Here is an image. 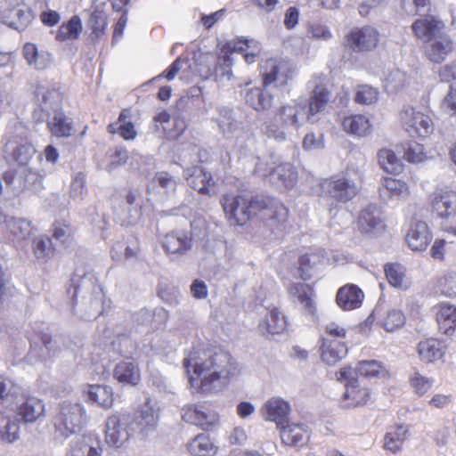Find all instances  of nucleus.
Instances as JSON below:
<instances>
[{"label": "nucleus", "instance_id": "f257e3e1", "mask_svg": "<svg viewBox=\"0 0 456 456\" xmlns=\"http://www.w3.org/2000/svg\"><path fill=\"white\" fill-rule=\"evenodd\" d=\"M191 387L198 393L211 394L224 388L237 373L230 354L201 346L193 347L183 359Z\"/></svg>", "mask_w": 456, "mask_h": 456}, {"label": "nucleus", "instance_id": "f03ea898", "mask_svg": "<svg viewBox=\"0 0 456 456\" xmlns=\"http://www.w3.org/2000/svg\"><path fill=\"white\" fill-rule=\"evenodd\" d=\"M221 205L229 223L242 226L253 216L263 220L272 229H280L288 220L289 210L279 200L264 196L247 198L242 195L226 194Z\"/></svg>", "mask_w": 456, "mask_h": 456}, {"label": "nucleus", "instance_id": "7ed1b4c3", "mask_svg": "<svg viewBox=\"0 0 456 456\" xmlns=\"http://www.w3.org/2000/svg\"><path fill=\"white\" fill-rule=\"evenodd\" d=\"M305 115V105L292 101L277 108L273 118L261 126L262 134L268 139L282 142L291 140L302 127Z\"/></svg>", "mask_w": 456, "mask_h": 456}, {"label": "nucleus", "instance_id": "20e7f679", "mask_svg": "<svg viewBox=\"0 0 456 456\" xmlns=\"http://www.w3.org/2000/svg\"><path fill=\"white\" fill-rule=\"evenodd\" d=\"M86 421V411L78 402L63 401L54 418L55 433L66 438L79 431Z\"/></svg>", "mask_w": 456, "mask_h": 456}, {"label": "nucleus", "instance_id": "39448f33", "mask_svg": "<svg viewBox=\"0 0 456 456\" xmlns=\"http://www.w3.org/2000/svg\"><path fill=\"white\" fill-rule=\"evenodd\" d=\"M362 183L361 172H359V183H356L349 175H334L321 183V192L338 202L346 203L359 193Z\"/></svg>", "mask_w": 456, "mask_h": 456}, {"label": "nucleus", "instance_id": "423d86ee", "mask_svg": "<svg viewBox=\"0 0 456 456\" xmlns=\"http://www.w3.org/2000/svg\"><path fill=\"white\" fill-rule=\"evenodd\" d=\"M35 94L39 110L34 111L33 117L38 122L62 109L63 94L59 84L41 83L37 85Z\"/></svg>", "mask_w": 456, "mask_h": 456}, {"label": "nucleus", "instance_id": "0eeeda50", "mask_svg": "<svg viewBox=\"0 0 456 456\" xmlns=\"http://www.w3.org/2000/svg\"><path fill=\"white\" fill-rule=\"evenodd\" d=\"M403 128L412 137L427 138L435 131L432 118L410 105H404L399 113Z\"/></svg>", "mask_w": 456, "mask_h": 456}, {"label": "nucleus", "instance_id": "6e6552de", "mask_svg": "<svg viewBox=\"0 0 456 456\" xmlns=\"http://www.w3.org/2000/svg\"><path fill=\"white\" fill-rule=\"evenodd\" d=\"M379 32L372 26L353 28L346 36L347 45L356 53L374 50L379 42Z\"/></svg>", "mask_w": 456, "mask_h": 456}, {"label": "nucleus", "instance_id": "1a4fd4ad", "mask_svg": "<svg viewBox=\"0 0 456 456\" xmlns=\"http://www.w3.org/2000/svg\"><path fill=\"white\" fill-rule=\"evenodd\" d=\"M183 419L203 430H209L219 422V414L204 404L190 403L182 409Z\"/></svg>", "mask_w": 456, "mask_h": 456}, {"label": "nucleus", "instance_id": "9d476101", "mask_svg": "<svg viewBox=\"0 0 456 456\" xmlns=\"http://www.w3.org/2000/svg\"><path fill=\"white\" fill-rule=\"evenodd\" d=\"M105 442L114 448L122 447L131 436L127 419L119 414H112L105 422Z\"/></svg>", "mask_w": 456, "mask_h": 456}, {"label": "nucleus", "instance_id": "9b49d317", "mask_svg": "<svg viewBox=\"0 0 456 456\" xmlns=\"http://www.w3.org/2000/svg\"><path fill=\"white\" fill-rule=\"evenodd\" d=\"M411 29L417 39L426 43L446 31V25L439 17L426 14L412 23Z\"/></svg>", "mask_w": 456, "mask_h": 456}, {"label": "nucleus", "instance_id": "f8f14e48", "mask_svg": "<svg viewBox=\"0 0 456 456\" xmlns=\"http://www.w3.org/2000/svg\"><path fill=\"white\" fill-rule=\"evenodd\" d=\"M192 245V234L185 230H175L167 232L161 241V246L168 256H183L191 249Z\"/></svg>", "mask_w": 456, "mask_h": 456}, {"label": "nucleus", "instance_id": "ddd939ff", "mask_svg": "<svg viewBox=\"0 0 456 456\" xmlns=\"http://www.w3.org/2000/svg\"><path fill=\"white\" fill-rule=\"evenodd\" d=\"M292 68L289 62L279 61L274 59L268 60L265 63V71L263 74V86H284L292 77Z\"/></svg>", "mask_w": 456, "mask_h": 456}, {"label": "nucleus", "instance_id": "4468645a", "mask_svg": "<svg viewBox=\"0 0 456 456\" xmlns=\"http://www.w3.org/2000/svg\"><path fill=\"white\" fill-rule=\"evenodd\" d=\"M102 442L98 436L86 434L72 439L66 456H102Z\"/></svg>", "mask_w": 456, "mask_h": 456}, {"label": "nucleus", "instance_id": "2eb2a0df", "mask_svg": "<svg viewBox=\"0 0 456 456\" xmlns=\"http://www.w3.org/2000/svg\"><path fill=\"white\" fill-rule=\"evenodd\" d=\"M432 210L442 219H449L456 215V190L444 188L431 195Z\"/></svg>", "mask_w": 456, "mask_h": 456}, {"label": "nucleus", "instance_id": "dca6fc26", "mask_svg": "<svg viewBox=\"0 0 456 456\" xmlns=\"http://www.w3.org/2000/svg\"><path fill=\"white\" fill-rule=\"evenodd\" d=\"M257 328L263 336L282 334L287 330V317L276 306L265 307Z\"/></svg>", "mask_w": 456, "mask_h": 456}, {"label": "nucleus", "instance_id": "f3484780", "mask_svg": "<svg viewBox=\"0 0 456 456\" xmlns=\"http://www.w3.org/2000/svg\"><path fill=\"white\" fill-rule=\"evenodd\" d=\"M452 37L444 31L441 35L427 41L424 46L425 56L434 63H442L453 51Z\"/></svg>", "mask_w": 456, "mask_h": 456}, {"label": "nucleus", "instance_id": "a211bd4d", "mask_svg": "<svg viewBox=\"0 0 456 456\" xmlns=\"http://www.w3.org/2000/svg\"><path fill=\"white\" fill-rule=\"evenodd\" d=\"M7 159H12L20 167H25L36 153L35 147L25 138L10 139L4 146Z\"/></svg>", "mask_w": 456, "mask_h": 456}, {"label": "nucleus", "instance_id": "6ab92c4d", "mask_svg": "<svg viewBox=\"0 0 456 456\" xmlns=\"http://www.w3.org/2000/svg\"><path fill=\"white\" fill-rule=\"evenodd\" d=\"M331 97V93L321 83H316L311 92L308 101V110L305 118L310 123H315L319 120L318 114L323 112Z\"/></svg>", "mask_w": 456, "mask_h": 456}, {"label": "nucleus", "instance_id": "aec40b11", "mask_svg": "<svg viewBox=\"0 0 456 456\" xmlns=\"http://www.w3.org/2000/svg\"><path fill=\"white\" fill-rule=\"evenodd\" d=\"M1 19L4 23L18 30L25 29L32 21L31 10L23 3L3 10Z\"/></svg>", "mask_w": 456, "mask_h": 456}, {"label": "nucleus", "instance_id": "412c9836", "mask_svg": "<svg viewBox=\"0 0 456 456\" xmlns=\"http://www.w3.org/2000/svg\"><path fill=\"white\" fill-rule=\"evenodd\" d=\"M357 226L359 231L366 235H375L384 229L381 213L375 205H369L359 215Z\"/></svg>", "mask_w": 456, "mask_h": 456}, {"label": "nucleus", "instance_id": "4be33fe9", "mask_svg": "<svg viewBox=\"0 0 456 456\" xmlns=\"http://www.w3.org/2000/svg\"><path fill=\"white\" fill-rule=\"evenodd\" d=\"M45 406L42 400L28 396L17 404L15 414L18 420L23 423H33L44 417Z\"/></svg>", "mask_w": 456, "mask_h": 456}, {"label": "nucleus", "instance_id": "5701e85b", "mask_svg": "<svg viewBox=\"0 0 456 456\" xmlns=\"http://www.w3.org/2000/svg\"><path fill=\"white\" fill-rule=\"evenodd\" d=\"M370 398V389L361 386L357 379H352L346 384L341 403L345 408L358 407L366 404Z\"/></svg>", "mask_w": 456, "mask_h": 456}, {"label": "nucleus", "instance_id": "b1692460", "mask_svg": "<svg viewBox=\"0 0 456 456\" xmlns=\"http://www.w3.org/2000/svg\"><path fill=\"white\" fill-rule=\"evenodd\" d=\"M432 232L425 222L413 223L407 232L406 242L413 251H424L432 240Z\"/></svg>", "mask_w": 456, "mask_h": 456}, {"label": "nucleus", "instance_id": "393cba45", "mask_svg": "<svg viewBox=\"0 0 456 456\" xmlns=\"http://www.w3.org/2000/svg\"><path fill=\"white\" fill-rule=\"evenodd\" d=\"M270 182L278 188L291 189L297 183L298 174L290 163H282L272 168L267 175Z\"/></svg>", "mask_w": 456, "mask_h": 456}, {"label": "nucleus", "instance_id": "a878e982", "mask_svg": "<svg viewBox=\"0 0 456 456\" xmlns=\"http://www.w3.org/2000/svg\"><path fill=\"white\" fill-rule=\"evenodd\" d=\"M281 438L286 445L302 447L310 439V430L305 424L290 423L281 427Z\"/></svg>", "mask_w": 456, "mask_h": 456}, {"label": "nucleus", "instance_id": "bb28decb", "mask_svg": "<svg viewBox=\"0 0 456 456\" xmlns=\"http://www.w3.org/2000/svg\"><path fill=\"white\" fill-rule=\"evenodd\" d=\"M289 293L292 300L297 302L305 314L312 315L315 314L314 293L308 284L303 282L293 283L289 289Z\"/></svg>", "mask_w": 456, "mask_h": 456}, {"label": "nucleus", "instance_id": "cd10ccee", "mask_svg": "<svg viewBox=\"0 0 456 456\" xmlns=\"http://www.w3.org/2000/svg\"><path fill=\"white\" fill-rule=\"evenodd\" d=\"M159 420V409L150 400L146 401L134 416V425L141 433L155 429Z\"/></svg>", "mask_w": 456, "mask_h": 456}, {"label": "nucleus", "instance_id": "c85d7f7f", "mask_svg": "<svg viewBox=\"0 0 456 456\" xmlns=\"http://www.w3.org/2000/svg\"><path fill=\"white\" fill-rule=\"evenodd\" d=\"M363 297L364 294L358 286L346 284L338 289L336 301L340 308L348 311L360 307Z\"/></svg>", "mask_w": 456, "mask_h": 456}, {"label": "nucleus", "instance_id": "c756f323", "mask_svg": "<svg viewBox=\"0 0 456 456\" xmlns=\"http://www.w3.org/2000/svg\"><path fill=\"white\" fill-rule=\"evenodd\" d=\"M187 183L201 194H209V187L214 184L210 173L200 167H192L183 172Z\"/></svg>", "mask_w": 456, "mask_h": 456}, {"label": "nucleus", "instance_id": "7c9ffc66", "mask_svg": "<svg viewBox=\"0 0 456 456\" xmlns=\"http://www.w3.org/2000/svg\"><path fill=\"white\" fill-rule=\"evenodd\" d=\"M113 377L119 383L136 386L141 380V370L134 361L127 358L116 365Z\"/></svg>", "mask_w": 456, "mask_h": 456}, {"label": "nucleus", "instance_id": "2f4dec72", "mask_svg": "<svg viewBox=\"0 0 456 456\" xmlns=\"http://www.w3.org/2000/svg\"><path fill=\"white\" fill-rule=\"evenodd\" d=\"M445 349L442 341L433 338L420 341L417 346L420 361L426 363L441 360L445 354Z\"/></svg>", "mask_w": 456, "mask_h": 456}, {"label": "nucleus", "instance_id": "473e14b6", "mask_svg": "<svg viewBox=\"0 0 456 456\" xmlns=\"http://www.w3.org/2000/svg\"><path fill=\"white\" fill-rule=\"evenodd\" d=\"M321 352L322 361L329 365H334L346 356L348 349L343 341L322 338Z\"/></svg>", "mask_w": 456, "mask_h": 456}, {"label": "nucleus", "instance_id": "72a5a7b5", "mask_svg": "<svg viewBox=\"0 0 456 456\" xmlns=\"http://www.w3.org/2000/svg\"><path fill=\"white\" fill-rule=\"evenodd\" d=\"M265 420L274 421L278 425L289 415V403L282 398L272 397L265 403L261 409Z\"/></svg>", "mask_w": 456, "mask_h": 456}, {"label": "nucleus", "instance_id": "f704fd0d", "mask_svg": "<svg viewBox=\"0 0 456 456\" xmlns=\"http://www.w3.org/2000/svg\"><path fill=\"white\" fill-rule=\"evenodd\" d=\"M380 195L388 200H403L408 198L410 190L408 184L393 177H385L379 187Z\"/></svg>", "mask_w": 456, "mask_h": 456}, {"label": "nucleus", "instance_id": "c9c22d12", "mask_svg": "<svg viewBox=\"0 0 456 456\" xmlns=\"http://www.w3.org/2000/svg\"><path fill=\"white\" fill-rule=\"evenodd\" d=\"M22 53L28 65L37 70L45 69L52 62L51 54L46 51H39L33 43H26Z\"/></svg>", "mask_w": 456, "mask_h": 456}, {"label": "nucleus", "instance_id": "e433bc0d", "mask_svg": "<svg viewBox=\"0 0 456 456\" xmlns=\"http://www.w3.org/2000/svg\"><path fill=\"white\" fill-rule=\"evenodd\" d=\"M47 127L51 134L56 137H69L73 134L72 120L67 117L62 109L46 116Z\"/></svg>", "mask_w": 456, "mask_h": 456}, {"label": "nucleus", "instance_id": "4c0bfd02", "mask_svg": "<svg viewBox=\"0 0 456 456\" xmlns=\"http://www.w3.org/2000/svg\"><path fill=\"white\" fill-rule=\"evenodd\" d=\"M436 321L440 331L452 336L456 333V306L450 304H441L437 306Z\"/></svg>", "mask_w": 456, "mask_h": 456}, {"label": "nucleus", "instance_id": "58836bf2", "mask_svg": "<svg viewBox=\"0 0 456 456\" xmlns=\"http://www.w3.org/2000/svg\"><path fill=\"white\" fill-rule=\"evenodd\" d=\"M44 175L33 168L23 167L19 171V189L28 190L34 193L39 192L44 188Z\"/></svg>", "mask_w": 456, "mask_h": 456}, {"label": "nucleus", "instance_id": "ea45409f", "mask_svg": "<svg viewBox=\"0 0 456 456\" xmlns=\"http://www.w3.org/2000/svg\"><path fill=\"white\" fill-rule=\"evenodd\" d=\"M408 436L409 428L407 426L398 425L391 427L385 435L384 448L392 453H396L401 451Z\"/></svg>", "mask_w": 456, "mask_h": 456}, {"label": "nucleus", "instance_id": "a19ab883", "mask_svg": "<svg viewBox=\"0 0 456 456\" xmlns=\"http://www.w3.org/2000/svg\"><path fill=\"white\" fill-rule=\"evenodd\" d=\"M245 102L256 111H265L273 106V96L265 89L254 87L247 91Z\"/></svg>", "mask_w": 456, "mask_h": 456}, {"label": "nucleus", "instance_id": "79ce46f5", "mask_svg": "<svg viewBox=\"0 0 456 456\" xmlns=\"http://www.w3.org/2000/svg\"><path fill=\"white\" fill-rule=\"evenodd\" d=\"M343 129L347 134L355 136H366L370 133V120L363 115H351L344 118Z\"/></svg>", "mask_w": 456, "mask_h": 456}, {"label": "nucleus", "instance_id": "37998d69", "mask_svg": "<svg viewBox=\"0 0 456 456\" xmlns=\"http://www.w3.org/2000/svg\"><path fill=\"white\" fill-rule=\"evenodd\" d=\"M130 113V110L124 109L120 112L118 119V126L116 127V125L110 124L108 126V131L111 134L118 132L119 135L126 141L135 139L137 131L131 120Z\"/></svg>", "mask_w": 456, "mask_h": 456}, {"label": "nucleus", "instance_id": "c03bdc74", "mask_svg": "<svg viewBox=\"0 0 456 456\" xmlns=\"http://www.w3.org/2000/svg\"><path fill=\"white\" fill-rule=\"evenodd\" d=\"M385 273L389 284L395 288L405 290L411 286V281L406 275L405 267L400 264L386 265Z\"/></svg>", "mask_w": 456, "mask_h": 456}, {"label": "nucleus", "instance_id": "a18cd8bd", "mask_svg": "<svg viewBox=\"0 0 456 456\" xmlns=\"http://www.w3.org/2000/svg\"><path fill=\"white\" fill-rule=\"evenodd\" d=\"M191 454L197 456H214L217 452V446L212 439L204 434L195 436L188 444Z\"/></svg>", "mask_w": 456, "mask_h": 456}, {"label": "nucleus", "instance_id": "49530a36", "mask_svg": "<svg viewBox=\"0 0 456 456\" xmlns=\"http://www.w3.org/2000/svg\"><path fill=\"white\" fill-rule=\"evenodd\" d=\"M233 60L231 54H228L225 49H221L216 62L214 76L216 81H231L233 77L232 68Z\"/></svg>", "mask_w": 456, "mask_h": 456}, {"label": "nucleus", "instance_id": "de8ad7c7", "mask_svg": "<svg viewBox=\"0 0 456 456\" xmlns=\"http://www.w3.org/2000/svg\"><path fill=\"white\" fill-rule=\"evenodd\" d=\"M88 398L104 409L113 405V392L110 387L102 385H90L87 390Z\"/></svg>", "mask_w": 456, "mask_h": 456}, {"label": "nucleus", "instance_id": "09e8293b", "mask_svg": "<svg viewBox=\"0 0 456 456\" xmlns=\"http://www.w3.org/2000/svg\"><path fill=\"white\" fill-rule=\"evenodd\" d=\"M104 6V2L94 0L92 3L93 12L89 17L88 25L97 37L103 32L107 25Z\"/></svg>", "mask_w": 456, "mask_h": 456}, {"label": "nucleus", "instance_id": "8fccbe9b", "mask_svg": "<svg viewBox=\"0 0 456 456\" xmlns=\"http://www.w3.org/2000/svg\"><path fill=\"white\" fill-rule=\"evenodd\" d=\"M379 164L387 173L399 174L403 170L402 160L389 149H381L378 153Z\"/></svg>", "mask_w": 456, "mask_h": 456}, {"label": "nucleus", "instance_id": "3c124183", "mask_svg": "<svg viewBox=\"0 0 456 456\" xmlns=\"http://www.w3.org/2000/svg\"><path fill=\"white\" fill-rule=\"evenodd\" d=\"M82 31L81 19L75 15L67 22L63 23L58 29L56 39L58 41H66L77 39Z\"/></svg>", "mask_w": 456, "mask_h": 456}, {"label": "nucleus", "instance_id": "603ef678", "mask_svg": "<svg viewBox=\"0 0 456 456\" xmlns=\"http://www.w3.org/2000/svg\"><path fill=\"white\" fill-rule=\"evenodd\" d=\"M384 87L387 93H397L405 88L409 84V79L405 72L400 69L390 71L384 81Z\"/></svg>", "mask_w": 456, "mask_h": 456}, {"label": "nucleus", "instance_id": "864d4df0", "mask_svg": "<svg viewBox=\"0 0 456 456\" xmlns=\"http://www.w3.org/2000/svg\"><path fill=\"white\" fill-rule=\"evenodd\" d=\"M33 251L37 259L42 263H46L54 255L50 238L39 236L33 240Z\"/></svg>", "mask_w": 456, "mask_h": 456}, {"label": "nucleus", "instance_id": "5fc2aeb1", "mask_svg": "<svg viewBox=\"0 0 456 456\" xmlns=\"http://www.w3.org/2000/svg\"><path fill=\"white\" fill-rule=\"evenodd\" d=\"M20 427L16 421L10 420L0 411V440L13 443L20 437Z\"/></svg>", "mask_w": 456, "mask_h": 456}, {"label": "nucleus", "instance_id": "6e6d98bb", "mask_svg": "<svg viewBox=\"0 0 456 456\" xmlns=\"http://www.w3.org/2000/svg\"><path fill=\"white\" fill-rule=\"evenodd\" d=\"M6 224L10 232L18 240H26L31 233V224L26 219L10 217Z\"/></svg>", "mask_w": 456, "mask_h": 456}, {"label": "nucleus", "instance_id": "4d7b16f0", "mask_svg": "<svg viewBox=\"0 0 456 456\" xmlns=\"http://www.w3.org/2000/svg\"><path fill=\"white\" fill-rule=\"evenodd\" d=\"M357 369L361 375L369 378H385L387 375L386 368L377 360L362 361Z\"/></svg>", "mask_w": 456, "mask_h": 456}, {"label": "nucleus", "instance_id": "13d9d810", "mask_svg": "<svg viewBox=\"0 0 456 456\" xmlns=\"http://www.w3.org/2000/svg\"><path fill=\"white\" fill-rule=\"evenodd\" d=\"M306 35L311 40L329 41L333 35L330 27L320 21H314L308 24Z\"/></svg>", "mask_w": 456, "mask_h": 456}, {"label": "nucleus", "instance_id": "bf43d9fd", "mask_svg": "<svg viewBox=\"0 0 456 456\" xmlns=\"http://www.w3.org/2000/svg\"><path fill=\"white\" fill-rule=\"evenodd\" d=\"M379 92L368 85L359 86L355 94L354 101L360 104L370 105L378 101Z\"/></svg>", "mask_w": 456, "mask_h": 456}, {"label": "nucleus", "instance_id": "052dcab7", "mask_svg": "<svg viewBox=\"0 0 456 456\" xmlns=\"http://www.w3.org/2000/svg\"><path fill=\"white\" fill-rule=\"evenodd\" d=\"M322 256L319 253H306L299 258V270L300 276L303 280H307L311 277L309 274L310 269L321 262Z\"/></svg>", "mask_w": 456, "mask_h": 456}, {"label": "nucleus", "instance_id": "680f3d73", "mask_svg": "<svg viewBox=\"0 0 456 456\" xmlns=\"http://www.w3.org/2000/svg\"><path fill=\"white\" fill-rule=\"evenodd\" d=\"M72 232V228L67 222L57 221L53 224V238L61 244L70 241Z\"/></svg>", "mask_w": 456, "mask_h": 456}, {"label": "nucleus", "instance_id": "e2e57ef3", "mask_svg": "<svg viewBox=\"0 0 456 456\" xmlns=\"http://www.w3.org/2000/svg\"><path fill=\"white\" fill-rule=\"evenodd\" d=\"M405 322V316L400 310H390L383 321V326L388 332H392L401 328Z\"/></svg>", "mask_w": 456, "mask_h": 456}, {"label": "nucleus", "instance_id": "0e129e2a", "mask_svg": "<svg viewBox=\"0 0 456 456\" xmlns=\"http://www.w3.org/2000/svg\"><path fill=\"white\" fill-rule=\"evenodd\" d=\"M424 146L417 142L408 143L404 151V159L411 163H420L427 159Z\"/></svg>", "mask_w": 456, "mask_h": 456}, {"label": "nucleus", "instance_id": "69168bd1", "mask_svg": "<svg viewBox=\"0 0 456 456\" xmlns=\"http://www.w3.org/2000/svg\"><path fill=\"white\" fill-rule=\"evenodd\" d=\"M154 181L167 193L175 192L177 186V179L165 171L156 173Z\"/></svg>", "mask_w": 456, "mask_h": 456}, {"label": "nucleus", "instance_id": "338daca9", "mask_svg": "<svg viewBox=\"0 0 456 456\" xmlns=\"http://www.w3.org/2000/svg\"><path fill=\"white\" fill-rule=\"evenodd\" d=\"M303 148L306 151L324 148V134L322 133H307L303 139Z\"/></svg>", "mask_w": 456, "mask_h": 456}, {"label": "nucleus", "instance_id": "774afa93", "mask_svg": "<svg viewBox=\"0 0 456 456\" xmlns=\"http://www.w3.org/2000/svg\"><path fill=\"white\" fill-rule=\"evenodd\" d=\"M411 385L418 395H422L431 388L433 381L419 373H415L411 378Z\"/></svg>", "mask_w": 456, "mask_h": 456}]
</instances>
